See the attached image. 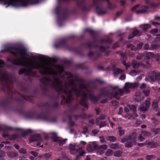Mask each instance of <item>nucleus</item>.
I'll return each mask as SVG.
<instances>
[{
    "mask_svg": "<svg viewBox=\"0 0 160 160\" xmlns=\"http://www.w3.org/2000/svg\"><path fill=\"white\" fill-rule=\"evenodd\" d=\"M1 52H8L15 57L17 56L18 54L19 55L20 58L11 59L10 62L14 65L25 66L29 69H21L19 70H32V69L36 68V66L34 65L38 64L37 62H34L35 60L37 59V56L28 55L27 50L25 48L8 46L5 47L2 50Z\"/></svg>",
    "mask_w": 160,
    "mask_h": 160,
    "instance_id": "f257e3e1",
    "label": "nucleus"
},
{
    "mask_svg": "<svg viewBox=\"0 0 160 160\" xmlns=\"http://www.w3.org/2000/svg\"><path fill=\"white\" fill-rule=\"evenodd\" d=\"M37 58L43 60L40 62L34 61V62L38 63L34 65L36 66V68L34 69H38L39 70H65L64 65L70 66L73 61L72 59L69 60L64 59L62 61L63 64H58L56 62L53 61L45 62L43 61L47 60V57L42 55L37 56Z\"/></svg>",
    "mask_w": 160,
    "mask_h": 160,
    "instance_id": "f03ea898",
    "label": "nucleus"
},
{
    "mask_svg": "<svg viewBox=\"0 0 160 160\" xmlns=\"http://www.w3.org/2000/svg\"><path fill=\"white\" fill-rule=\"evenodd\" d=\"M6 71H0V81H4L2 82V89L4 91H7L8 94L10 92L13 93V88L10 85L17 80V79L14 74L8 73Z\"/></svg>",
    "mask_w": 160,
    "mask_h": 160,
    "instance_id": "7ed1b4c3",
    "label": "nucleus"
},
{
    "mask_svg": "<svg viewBox=\"0 0 160 160\" xmlns=\"http://www.w3.org/2000/svg\"><path fill=\"white\" fill-rule=\"evenodd\" d=\"M4 5L18 7H26L29 4H34L38 2V0H0Z\"/></svg>",
    "mask_w": 160,
    "mask_h": 160,
    "instance_id": "20e7f679",
    "label": "nucleus"
},
{
    "mask_svg": "<svg viewBox=\"0 0 160 160\" xmlns=\"http://www.w3.org/2000/svg\"><path fill=\"white\" fill-rule=\"evenodd\" d=\"M139 86V83L137 82L128 83H125L123 88L119 89L118 91L115 92L112 94L113 97L117 99L120 98V96L122 95L125 92L127 93L129 92V88H137Z\"/></svg>",
    "mask_w": 160,
    "mask_h": 160,
    "instance_id": "39448f33",
    "label": "nucleus"
},
{
    "mask_svg": "<svg viewBox=\"0 0 160 160\" xmlns=\"http://www.w3.org/2000/svg\"><path fill=\"white\" fill-rule=\"evenodd\" d=\"M54 46L56 48L61 47H63L70 51L74 52L75 53L81 56H83V54L81 51L77 50L76 47L68 45L66 43V40L65 39H60L58 42L55 43Z\"/></svg>",
    "mask_w": 160,
    "mask_h": 160,
    "instance_id": "423d86ee",
    "label": "nucleus"
},
{
    "mask_svg": "<svg viewBox=\"0 0 160 160\" xmlns=\"http://www.w3.org/2000/svg\"><path fill=\"white\" fill-rule=\"evenodd\" d=\"M56 14L57 16V21L60 23V26H61V23L64 20L67 19L68 11L65 8L57 6L55 9Z\"/></svg>",
    "mask_w": 160,
    "mask_h": 160,
    "instance_id": "0eeeda50",
    "label": "nucleus"
},
{
    "mask_svg": "<svg viewBox=\"0 0 160 160\" xmlns=\"http://www.w3.org/2000/svg\"><path fill=\"white\" fill-rule=\"evenodd\" d=\"M137 134L136 132H133L128 137H125L121 139V142L124 143L126 142L125 143V147L129 148L132 147L134 144L136 143Z\"/></svg>",
    "mask_w": 160,
    "mask_h": 160,
    "instance_id": "6e6552de",
    "label": "nucleus"
},
{
    "mask_svg": "<svg viewBox=\"0 0 160 160\" xmlns=\"http://www.w3.org/2000/svg\"><path fill=\"white\" fill-rule=\"evenodd\" d=\"M84 89H81L75 92V95L77 98H78L81 97L80 104L85 108L88 107L87 104V94L86 93L83 91Z\"/></svg>",
    "mask_w": 160,
    "mask_h": 160,
    "instance_id": "1a4fd4ad",
    "label": "nucleus"
},
{
    "mask_svg": "<svg viewBox=\"0 0 160 160\" xmlns=\"http://www.w3.org/2000/svg\"><path fill=\"white\" fill-rule=\"evenodd\" d=\"M39 73L41 75L42 78H40L39 80L43 85H47L48 82H51V79L47 76L50 74V72H47V71H39ZM60 73L64 72L65 71H58Z\"/></svg>",
    "mask_w": 160,
    "mask_h": 160,
    "instance_id": "9d476101",
    "label": "nucleus"
},
{
    "mask_svg": "<svg viewBox=\"0 0 160 160\" xmlns=\"http://www.w3.org/2000/svg\"><path fill=\"white\" fill-rule=\"evenodd\" d=\"M93 4L96 7L95 11L98 15H102L107 12V11L104 9L103 3L100 0H93Z\"/></svg>",
    "mask_w": 160,
    "mask_h": 160,
    "instance_id": "9b49d317",
    "label": "nucleus"
},
{
    "mask_svg": "<svg viewBox=\"0 0 160 160\" xmlns=\"http://www.w3.org/2000/svg\"><path fill=\"white\" fill-rule=\"evenodd\" d=\"M77 7L83 12H87L89 10L90 6L88 5L85 0H75Z\"/></svg>",
    "mask_w": 160,
    "mask_h": 160,
    "instance_id": "f8f14e48",
    "label": "nucleus"
},
{
    "mask_svg": "<svg viewBox=\"0 0 160 160\" xmlns=\"http://www.w3.org/2000/svg\"><path fill=\"white\" fill-rule=\"evenodd\" d=\"M154 54L151 52H147L144 55L139 54L137 57V59L138 60L144 59L145 62L147 65L149 64V60L153 56Z\"/></svg>",
    "mask_w": 160,
    "mask_h": 160,
    "instance_id": "ddd939ff",
    "label": "nucleus"
},
{
    "mask_svg": "<svg viewBox=\"0 0 160 160\" xmlns=\"http://www.w3.org/2000/svg\"><path fill=\"white\" fill-rule=\"evenodd\" d=\"M67 97L66 98L64 95H62V99L61 101L62 105L65 104H69L71 103L72 99V90H68Z\"/></svg>",
    "mask_w": 160,
    "mask_h": 160,
    "instance_id": "4468645a",
    "label": "nucleus"
},
{
    "mask_svg": "<svg viewBox=\"0 0 160 160\" xmlns=\"http://www.w3.org/2000/svg\"><path fill=\"white\" fill-rule=\"evenodd\" d=\"M22 98L19 101V103L22 107H23L25 104L26 101L31 102H33L34 97L32 96H22Z\"/></svg>",
    "mask_w": 160,
    "mask_h": 160,
    "instance_id": "2eb2a0df",
    "label": "nucleus"
},
{
    "mask_svg": "<svg viewBox=\"0 0 160 160\" xmlns=\"http://www.w3.org/2000/svg\"><path fill=\"white\" fill-rule=\"evenodd\" d=\"M51 134L52 135L51 138L54 142H58L59 143L60 146L62 145L63 144L65 143L67 139H65L63 140L60 139V138L58 137L56 133L54 132H52Z\"/></svg>",
    "mask_w": 160,
    "mask_h": 160,
    "instance_id": "dca6fc26",
    "label": "nucleus"
},
{
    "mask_svg": "<svg viewBox=\"0 0 160 160\" xmlns=\"http://www.w3.org/2000/svg\"><path fill=\"white\" fill-rule=\"evenodd\" d=\"M150 101L151 99L150 98H148L145 100V102L143 103L139 107V109L142 111H147L151 105Z\"/></svg>",
    "mask_w": 160,
    "mask_h": 160,
    "instance_id": "f3484780",
    "label": "nucleus"
},
{
    "mask_svg": "<svg viewBox=\"0 0 160 160\" xmlns=\"http://www.w3.org/2000/svg\"><path fill=\"white\" fill-rule=\"evenodd\" d=\"M148 79L150 81L155 82L156 80H160V74L157 73L154 71H151Z\"/></svg>",
    "mask_w": 160,
    "mask_h": 160,
    "instance_id": "a211bd4d",
    "label": "nucleus"
},
{
    "mask_svg": "<svg viewBox=\"0 0 160 160\" xmlns=\"http://www.w3.org/2000/svg\"><path fill=\"white\" fill-rule=\"evenodd\" d=\"M108 146L106 145H103L98 146L95 142H93L92 143V146H91V152H92L94 150L96 151L98 149H102L103 150H106Z\"/></svg>",
    "mask_w": 160,
    "mask_h": 160,
    "instance_id": "6ab92c4d",
    "label": "nucleus"
},
{
    "mask_svg": "<svg viewBox=\"0 0 160 160\" xmlns=\"http://www.w3.org/2000/svg\"><path fill=\"white\" fill-rule=\"evenodd\" d=\"M54 84L56 86L54 87V88L57 92L59 91L60 89H62V83L61 81L56 78H54Z\"/></svg>",
    "mask_w": 160,
    "mask_h": 160,
    "instance_id": "aec40b11",
    "label": "nucleus"
},
{
    "mask_svg": "<svg viewBox=\"0 0 160 160\" xmlns=\"http://www.w3.org/2000/svg\"><path fill=\"white\" fill-rule=\"evenodd\" d=\"M78 145L76 144H70L68 146V148L70 150V151L72 154H74L76 153V152H78L80 150V148H78Z\"/></svg>",
    "mask_w": 160,
    "mask_h": 160,
    "instance_id": "412c9836",
    "label": "nucleus"
},
{
    "mask_svg": "<svg viewBox=\"0 0 160 160\" xmlns=\"http://www.w3.org/2000/svg\"><path fill=\"white\" fill-rule=\"evenodd\" d=\"M94 41L95 43L99 42L100 43H106L108 44H111L112 43V40L110 38H108L106 39H98L96 37L94 38Z\"/></svg>",
    "mask_w": 160,
    "mask_h": 160,
    "instance_id": "4be33fe9",
    "label": "nucleus"
},
{
    "mask_svg": "<svg viewBox=\"0 0 160 160\" xmlns=\"http://www.w3.org/2000/svg\"><path fill=\"white\" fill-rule=\"evenodd\" d=\"M71 87L72 88L71 90H72V92H76L78 90H80L81 89H84V90L85 91H87L88 89L86 85L83 83L80 84L78 88H77L76 86H75Z\"/></svg>",
    "mask_w": 160,
    "mask_h": 160,
    "instance_id": "5701e85b",
    "label": "nucleus"
},
{
    "mask_svg": "<svg viewBox=\"0 0 160 160\" xmlns=\"http://www.w3.org/2000/svg\"><path fill=\"white\" fill-rule=\"evenodd\" d=\"M20 74H24L27 76H35L36 75V71H18Z\"/></svg>",
    "mask_w": 160,
    "mask_h": 160,
    "instance_id": "b1692460",
    "label": "nucleus"
},
{
    "mask_svg": "<svg viewBox=\"0 0 160 160\" xmlns=\"http://www.w3.org/2000/svg\"><path fill=\"white\" fill-rule=\"evenodd\" d=\"M105 82L104 81L100 79H96L93 81H91V87L93 88L96 89L97 88V85L98 83L101 84L104 83Z\"/></svg>",
    "mask_w": 160,
    "mask_h": 160,
    "instance_id": "393cba45",
    "label": "nucleus"
},
{
    "mask_svg": "<svg viewBox=\"0 0 160 160\" xmlns=\"http://www.w3.org/2000/svg\"><path fill=\"white\" fill-rule=\"evenodd\" d=\"M141 34V32L137 29H134L132 33L128 36V39H131L136 36H140Z\"/></svg>",
    "mask_w": 160,
    "mask_h": 160,
    "instance_id": "a878e982",
    "label": "nucleus"
},
{
    "mask_svg": "<svg viewBox=\"0 0 160 160\" xmlns=\"http://www.w3.org/2000/svg\"><path fill=\"white\" fill-rule=\"evenodd\" d=\"M14 130L22 131L21 136L23 138L28 135L29 134L31 133L32 132V131L30 129H28L25 131H23L22 129L20 128H16Z\"/></svg>",
    "mask_w": 160,
    "mask_h": 160,
    "instance_id": "bb28decb",
    "label": "nucleus"
},
{
    "mask_svg": "<svg viewBox=\"0 0 160 160\" xmlns=\"http://www.w3.org/2000/svg\"><path fill=\"white\" fill-rule=\"evenodd\" d=\"M36 118L37 120H42L48 121L49 120V118L46 115L42 113L38 114L36 116Z\"/></svg>",
    "mask_w": 160,
    "mask_h": 160,
    "instance_id": "cd10ccee",
    "label": "nucleus"
},
{
    "mask_svg": "<svg viewBox=\"0 0 160 160\" xmlns=\"http://www.w3.org/2000/svg\"><path fill=\"white\" fill-rule=\"evenodd\" d=\"M42 140L43 139L40 134H36L32 136V138L30 139V141L31 142L34 141H39L41 142L42 141Z\"/></svg>",
    "mask_w": 160,
    "mask_h": 160,
    "instance_id": "c85d7f7f",
    "label": "nucleus"
},
{
    "mask_svg": "<svg viewBox=\"0 0 160 160\" xmlns=\"http://www.w3.org/2000/svg\"><path fill=\"white\" fill-rule=\"evenodd\" d=\"M66 89H65V88H62V89H60L59 91H58V95L56 97H54L53 98H54V99H58L59 97V94L60 92H63L67 96V93H68L67 91H68V86L67 85H66Z\"/></svg>",
    "mask_w": 160,
    "mask_h": 160,
    "instance_id": "c756f323",
    "label": "nucleus"
},
{
    "mask_svg": "<svg viewBox=\"0 0 160 160\" xmlns=\"http://www.w3.org/2000/svg\"><path fill=\"white\" fill-rule=\"evenodd\" d=\"M9 102V99L7 98L5 100L0 102V106L6 108L8 105Z\"/></svg>",
    "mask_w": 160,
    "mask_h": 160,
    "instance_id": "7c9ffc66",
    "label": "nucleus"
},
{
    "mask_svg": "<svg viewBox=\"0 0 160 160\" xmlns=\"http://www.w3.org/2000/svg\"><path fill=\"white\" fill-rule=\"evenodd\" d=\"M79 148H80V150L78 151V152H76V153H78V154L77 155L76 158L77 159H78V158L81 156H82L85 153V152L82 150V147H79Z\"/></svg>",
    "mask_w": 160,
    "mask_h": 160,
    "instance_id": "2f4dec72",
    "label": "nucleus"
},
{
    "mask_svg": "<svg viewBox=\"0 0 160 160\" xmlns=\"http://www.w3.org/2000/svg\"><path fill=\"white\" fill-rule=\"evenodd\" d=\"M51 108L54 110H57L59 109L60 105L58 102H56L52 103L51 105Z\"/></svg>",
    "mask_w": 160,
    "mask_h": 160,
    "instance_id": "473e14b6",
    "label": "nucleus"
},
{
    "mask_svg": "<svg viewBox=\"0 0 160 160\" xmlns=\"http://www.w3.org/2000/svg\"><path fill=\"white\" fill-rule=\"evenodd\" d=\"M148 6H144L143 8L137 11L136 12V13L137 14L145 13L148 12Z\"/></svg>",
    "mask_w": 160,
    "mask_h": 160,
    "instance_id": "72a5a7b5",
    "label": "nucleus"
},
{
    "mask_svg": "<svg viewBox=\"0 0 160 160\" xmlns=\"http://www.w3.org/2000/svg\"><path fill=\"white\" fill-rule=\"evenodd\" d=\"M108 94V92L104 88L102 89L101 90V92L98 95L99 98H101L102 96H107Z\"/></svg>",
    "mask_w": 160,
    "mask_h": 160,
    "instance_id": "f704fd0d",
    "label": "nucleus"
},
{
    "mask_svg": "<svg viewBox=\"0 0 160 160\" xmlns=\"http://www.w3.org/2000/svg\"><path fill=\"white\" fill-rule=\"evenodd\" d=\"M131 64L134 69L138 68L140 65V64L136 60L132 61Z\"/></svg>",
    "mask_w": 160,
    "mask_h": 160,
    "instance_id": "c9c22d12",
    "label": "nucleus"
},
{
    "mask_svg": "<svg viewBox=\"0 0 160 160\" xmlns=\"http://www.w3.org/2000/svg\"><path fill=\"white\" fill-rule=\"evenodd\" d=\"M152 108L155 111H159L158 102L153 101L152 102Z\"/></svg>",
    "mask_w": 160,
    "mask_h": 160,
    "instance_id": "e433bc0d",
    "label": "nucleus"
},
{
    "mask_svg": "<svg viewBox=\"0 0 160 160\" xmlns=\"http://www.w3.org/2000/svg\"><path fill=\"white\" fill-rule=\"evenodd\" d=\"M147 145H148V147L149 148H154L156 147V145L153 142H151L150 140L146 141Z\"/></svg>",
    "mask_w": 160,
    "mask_h": 160,
    "instance_id": "4c0bfd02",
    "label": "nucleus"
},
{
    "mask_svg": "<svg viewBox=\"0 0 160 160\" xmlns=\"http://www.w3.org/2000/svg\"><path fill=\"white\" fill-rule=\"evenodd\" d=\"M151 27L150 24H145L141 25L140 28H142L143 31H146Z\"/></svg>",
    "mask_w": 160,
    "mask_h": 160,
    "instance_id": "58836bf2",
    "label": "nucleus"
},
{
    "mask_svg": "<svg viewBox=\"0 0 160 160\" xmlns=\"http://www.w3.org/2000/svg\"><path fill=\"white\" fill-rule=\"evenodd\" d=\"M100 98L98 95V97L92 96L91 94V101L94 103H97Z\"/></svg>",
    "mask_w": 160,
    "mask_h": 160,
    "instance_id": "ea45409f",
    "label": "nucleus"
},
{
    "mask_svg": "<svg viewBox=\"0 0 160 160\" xmlns=\"http://www.w3.org/2000/svg\"><path fill=\"white\" fill-rule=\"evenodd\" d=\"M8 155L9 158H13L15 157H17L18 156V153L13 152H11L8 153Z\"/></svg>",
    "mask_w": 160,
    "mask_h": 160,
    "instance_id": "a19ab883",
    "label": "nucleus"
},
{
    "mask_svg": "<svg viewBox=\"0 0 160 160\" xmlns=\"http://www.w3.org/2000/svg\"><path fill=\"white\" fill-rule=\"evenodd\" d=\"M127 106L134 113L136 112L137 106L134 105H127Z\"/></svg>",
    "mask_w": 160,
    "mask_h": 160,
    "instance_id": "79ce46f5",
    "label": "nucleus"
},
{
    "mask_svg": "<svg viewBox=\"0 0 160 160\" xmlns=\"http://www.w3.org/2000/svg\"><path fill=\"white\" fill-rule=\"evenodd\" d=\"M141 132L142 136L146 137H148L152 135V133L150 132H148L146 131H143Z\"/></svg>",
    "mask_w": 160,
    "mask_h": 160,
    "instance_id": "37998d69",
    "label": "nucleus"
},
{
    "mask_svg": "<svg viewBox=\"0 0 160 160\" xmlns=\"http://www.w3.org/2000/svg\"><path fill=\"white\" fill-rule=\"evenodd\" d=\"M74 116L76 119H77L78 118H84L86 117V114L84 113H82L81 114H75L74 115Z\"/></svg>",
    "mask_w": 160,
    "mask_h": 160,
    "instance_id": "c03bdc74",
    "label": "nucleus"
},
{
    "mask_svg": "<svg viewBox=\"0 0 160 160\" xmlns=\"http://www.w3.org/2000/svg\"><path fill=\"white\" fill-rule=\"evenodd\" d=\"M107 70H122L121 69L117 68L116 65L114 64H112L110 66L107 67Z\"/></svg>",
    "mask_w": 160,
    "mask_h": 160,
    "instance_id": "a18cd8bd",
    "label": "nucleus"
},
{
    "mask_svg": "<svg viewBox=\"0 0 160 160\" xmlns=\"http://www.w3.org/2000/svg\"><path fill=\"white\" fill-rule=\"evenodd\" d=\"M110 147L112 149H116L119 148V143L111 144L110 145Z\"/></svg>",
    "mask_w": 160,
    "mask_h": 160,
    "instance_id": "49530a36",
    "label": "nucleus"
},
{
    "mask_svg": "<svg viewBox=\"0 0 160 160\" xmlns=\"http://www.w3.org/2000/svg\"><path fill=\"white\" fill-rule=\"evenodd\" d=\"M74 79L76 81L80 83V84L83 83L84 82V80L83 79L80 78L77 76H75Z\"/></svg>",
    "mask_w": 160,
    "mask_h": 160,
    "instance_id": "de8ad7c7",
    "label": "nucleus"
},
{
    "mask_svg": "<svg viewBox=\"0 0 160 160\" xmlns=\"http://www.w3.org/2000/svg\"><path fill=\"white\" fill-rule=\"evenodd\" d=\"M96 47L98 48H99V50L101 52H105L106 50V48L103 46H100L98 45H96Z\"/></svg>",
    "mask_w": 160,
    "mask_h": 160,
    "instance_id": "09e8293b",
    "label": "nucleus"
},
{
    "mask_svg": "<svg viewBox=\"0 0 160 160\" xmlns=\"http://www.w3.org/2000/svg\"><path fill=\"white\" fill-rule=\"evenodd\" d=\"M106 139L107 140L109 141L110 142H113L116 140L117 138L114 136H108L107 138Z\"/></svg>",
    "mask_w": 160,
    "mask_h": 160,
    "instance_id": "8fccbe9b",
    "label": "nucleus"
},
{
    "mask_svg": "<svg viewBox=\"0 0 160 160\" xmlns=\"http://www.w3.org/2000/svg\"><path fill=\"white\" fill-rule=\"evenodd\" d=\"M122 152L120 150H118L115 152L113 154L115 157H120L122 155Z\"/></svg>",
    "mask_w": 160,
    "mask_h": 160,
    "instance_id": "3c124183",
    "label": "nucleus"
},
{
    "mask_svg": "<svg viewBox=\"0 0 160 160\" xmlns=\"http://www.w3.org/2000/svg\"><path fill=\"white\" fill-rule=\"evenodd\" d=\"M82 47L85 48H90V41H88L87 42L82 43Z\"/></svg>",
    "mask_w": 160,
    "mask_h": 160,
    "instance_id": "603ef678",
    "label": "nucleus"
},
{
    "mask_svg": "<svg viewBox=\"0 0 160 160\" xmlns=\"http://www.w3.org/2000/svg\"><path fill=\"white\" fill-rule=\"evenodd\" d=\"M127 48H130L132 51H136L137 50V49L135 46L134 45L132 44H128L127 45Z\"/></svg>",
    "mask_w": 160,
    "mask_h": 160,
    "instance_id": "864d4df0",
    "label": "nucleus"
},
{
    "mask_svg": "<svg viewBox=\"0 0 160 160\" xmlns=\"http://www.w3.org/2000/svg\"><path fill=\"white\" fill-rule=\"evenodd\" d=\"M21 90L23 93H28V88L26 86H22L21 88Z\"/></svg>",
    "mask_w": 160,
    "mask_h": 160,
    "instance_id": "5fc2aeb1",
    "label": "nucleus"
},
{
    "mask_svg": "<svg viewBox=\"0 0 160 160\" xmlns=\"http://www.w3.org/2000/svg\"><path fill=\"white\" fill-rule=\"evenodd\" d=\"M118 132L120 136H122L124 134V131L122 129V127L120 126L118 127Z\"/></svg>",
    "mask_w": 160,
    "mask_h": 160,
    "instance_id": "6e6d98bb",
    "label": "nucleus"
},
{
    "mask_svg": "<svg viewBox=\"0 0 160 160\" xmlns=\"http://www.w3.org/2000/svg\"><path fill=\"white\" fill-rule=\"evenodd\" d=\"M151 131L154 132L155 135H157L160 132V128H152L151 130Z\"/></svg>",
    "mask_w": 160,
    "mask_h": 160,
    "instance_id": "4d7b16f0",
    "label": "nucleus"
},
{
    "mask_svg": "<svg viewBox=\"0 0 160 160\" xmlns=\"http://www.w3.org/2000/svg\"><path fill=\"white\" fill-rule=\"evenodd\" d=\"M34 116V114L32 112H29L26 114V116L29 118H33Z\"/></svg>",
    "mask_w": 160,
    "mask_h": 160,
    "instance_id": "13d9d810",
    "label": "nucleus"
},
{
    "mask_svg": "<svg viewBox=\"0 0 160 160\" xmlns=\"http://www.w3.org/2000/svg\"><path fill=\"white\" fill-rule=\"evenodd\" d=\"M77 68L78 69H83L84 68V63H79L76 64Z\"/></svg>",
    "mask_w": 160,
    "mask_h": 160,
    "instance_id": "bf43d9fd",
    "label": "nucleus"
},
{
    "mask_svg": "<svg viewBox=\"0 0 160 160\" xmlns=\"http://www.w3.org/2000/svg\"><path fill=\"white\" fill-rule=\"evenodd\" d=\"M143 45V43L141 42L139 43V44H137V48H136L137 50H140L141 49Z\"/></svg>",
    "mask_w": 160,
    "mask_h": 160,
    "instance_id": "052dcab7",
    "label": "nucleus"
},
{
    "mask_svg": "<svg viewBox=\"0 0 160 160\" xmlns=\"http://www.w3.org/2000/svg\"><path fill=\"white\" fill-rule=\"evenodd\" d=\"M150 92V91L149 89H144L143 91V92L146 97H148L149 96Z\"/></svg>",
    "mask_w": 160,
    "mask_h": 160,
    "instance_id": "680f3d73",
    "label": "nucleus"
},
{
    "mask_svg": "<svg viewBox=\"0 0 160 160\" xmlns=\"http://www.w3.org/2000/svg\"><path fill=\"white\" fill-rule=\"evenodd\" d=\"M139 71H131L130 72V74L132 76L136 75L139 73Z\"/></svg>",
    "mask_w": 160,
    "mask_h": 160,
    "instance_id": "e2e57ef3",
    "label": "nucleus"
},
{
    "mask_svg": "<svg viewBox=\"0 0 160 160\" xmlns=\"http://www.w3.org/2000/svg\"><path fill=\"white\" fill-rule=\"evenodd\" d=\"M159 47V45L157 43H152L151 45V48L152 49L154 50L158 48Z\"/></svg>",
    "mask_w": 160,
    "mask_h": 160,
    "instance_id": "0e129e2a",
    "label": "nucleus"
},
{
    "mask_svg": "<svg viewBox=\"0 0 160 160\" xmlns=\"http://www.w3.org/2000/svg\"><path fill=\"white\" fill-rule=\"evenodd\" d=\"M120 56H121V59L123 61H125L127 59V57L126 56L125 54L123 52H121L120 53Z\"/></svg>",
    "mask_w": 160,
    "mask_h": 160,
    "instance_id": "69168bd1",
    "label": "nucleus"
},
{
    "mask_svg": "<svg viewBox=\"0 0 160 160\" xmlns=\"http://www.w3.org/2000/svg\"><path fill=\"white\" fill-rule=\"evenodd\" d=\"M18 137V136L16 134H14L10 135V138L11 140H15Z\"/></svg>",
    "mask_w": 160,
    "mask_h": 160,
    "instance_id": "338daca9",
    "label": "nucleus"
},
{
    "mask_svg": "<svg viewBox=\"0 0 160 160\" xmlns=\"http://www.w3.org/2000/svg\"><path fill=\"white\" fill-rule=\"evenodd\" d=\"M112 151L110 149H108L106 152L105 155L107 156H111L112 154Z\"/></svg>",
    "mask_w": 160,
    "mask_h": 160,
    "instance_id": "774afa93",
    "label": "nucleus"
}]
</instances>
